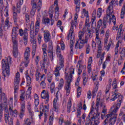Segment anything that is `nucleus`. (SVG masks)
Listing matches in <instances>:
<instances>
[{"label": "nucleus", "mask_w": 125, "mask_h": 125, "mask_svg": "<svg viewBox=\"0 0 125 125\" xmlns=\"http://www.w3.org/2000/svg\"><path fill=\"white\" fill-rule=\"evenodd\" d=\"M118 111H119V109L113 108L112 109L111 107L109 110V114H107L105 117L106 119L104 121V125H106L108 122L109 123V125H115L118 117V113H117Z\"/></svg>", "instance_id": "obj_1"}, {"label": "nucleus", "mask_w": 125, "mask_h": 125, "mask_svg": "<svg viewBox=\"0 0 125 125\" xmlns=\"http://www.w3.org/2000/svg\"><path fill=\"white\" fill-rule=\"evenodd\" d=\"M11 62V58L8 57L7 59L5 60L3 59L1 62L2 64V69L3 76L5 77H9L10 75V71L9 70V64Z\"/></svg>", "instance_id": "obj_2"}, {"label": "nucleus", "mask_w": 125, "mask_h": 125, "mask_svg": "<svg viewBox=\"0 0 125 125\" xmlns=\"http://www.w3.org/2000/svg\"><path fill=\"white\" fill-rule=\"evenodd\" d=\"M76 24H77V21L72 22L71 23V26L70 27V29L69 31V33L67 35V40L69 41L70 40V37H71L70 42V54H72L73 53V51H74V44L75 43V41L73 40L75 39V36L73 35L74 33V26L76 27Z\"/></svg>", "instance_id": "obj_3"}, {"label": "nucleus", "mask_w": 125, "mask_h": 125, "mask_svg": "<svg viewBox=\"0 0 125 125\" xmlns=\"http://www.w3.org/2000/svg\"><path fill=\"white\" fill-rule=\"evenodd\" d=\"M117 98H118V100L117 101L116 105V106L113 105L112 106L111 110L112 109H120L122 105V103H123L124 101L123 100L124 96L120 93H114V94L111 96V100H112V101H115Z\"/></svg>", "instance_id": "obj_4"}, {"label": "nucleus", "mask_w": 125, "mask_h": 125, "mask_svg": "<svg viewBox=\"0 0 125 125\" xmlns=\"http://www.w3.org/2000/svg\"><path fill=\"white\" fill-rule=\"evenodd\" d=\"M41 25V19H39L37 20L35 23V31H30V38L31 42L34 44V42H36V44H37V39L36 37L40 31V26Z\"/></svg>", "instance_id": "obj_5"}, {"label": "nucleus", "mask_w": 125, "mask_h": 125, "mask_svg": "<svg viewBox=\"0 0 125 125\" xmlns=\"http://www.w3.org/2000/svg\"><path fill=\"white\" fill-rule=\"evenodd\" d=\"M59 61L58 65L56 66L55 71L54 72V75L56 77H60V70L61 69H64L65 66H64V58L61 54H59Z\"/></svg>", "instance_id": "obj_6"}, {"label": "nucleus", "mask_w": 125, "mask_h": 125, "mask_svg": "<svg viewBox=\"0 0 125 125\" xmlns=\"http://www.w3.org/2000/svg\"><path fill=\"white\" fill-rule=\"evenodd\" d=\"M38 0H31V5L32 6V9L30 12V14L34 16L36 14L37 9H38V12L41 11L42 9V1L39 0V2L37 4Z\"/></svg>", "instance_id": "obj_7"}, {"label": "nucleus", "mask_w": 125, "mask_h": 125, "mask_svg": "<svg viewBox=\"0 0 125 125\" xmlns=\"http://www.w3.org/2000/svg\"><path fill=\"white\" fill-rule=\"evenodd\" d=\"M84 37V31H80L78 33L79 41L77 42L75 44V49H82L83 47V45L85 43H83L82 41H85V39H83Z\"/></svg>", "instance_id": "obj_8"}, {"label": "nucleus", "mask_w": 125, "mask_h": 125, "mask_svg": "<svg viewBox=\"0 0 125 125\" xmlns=\"http://www.w3.org/2000/svg\"><path fill=\"white\" fill-rule=\"evenodd\" d=\"M19 33L21 37H23L24 43L25 45H27L28 43V39L29 38V35H28V29L24 28V30L22 29H19Z\"/></svg>", "instance_id": "obj_9"}, {"label": "nucleus", "mask_w": 125, "mask_h": 125, "mask_svg": "<svg viewBox=\"0 0 125 125\" xmlns=\"http://www.w3.org/2000/svg\"><path fill=\"white\" fill-rule=\"evenodd\" d=\"M19 82H20V73L17 72L16 74V76L14 81V93H17L18 89H19Z\"/></svg>", "instance_id": "obj_10"}, {"label": "nucleus", "mask_w": 125, "mask_h": 125, "mask_svg": "<svg viewBox=\"0 0 125 125\" xmlns=\"http://www.w3.org/2000/svg\"><path fill=\"white\" fill-rule=\"evenodd\" d=\"M25 97L26 100L28 99H30L32 100V96H31V91H29L28 92L27 91L26 93L25 91L21 92V95L20 96V100H21L22 102L25 100Z\"/></svg>", "instance_id": "obj_11"}, {"label": "nucleus", "mask_w": 125, "mask_h": 125, "mask_svg": "<svg viewBox=\"0 0 125 125\" xmlns=\"http://www.w3.org/2000/svg\"><path fill=\"white\" fill-rule=\"evenodd\" d=\"M29 113V116L31 120L29 118L24 120V123L23 125H32V123H33V120L34 119V111L31 110L28 111Z\"/></svg>", "instance_id": "obj_12"}, {"label": "nucleus", "mask_w": 125, "mask_h": 125, "mask_svg": "<svg viewBox=\"0 0 125 125\" xmlns=\"http://www.w3.org/2000/svg\"><path fill=\"white\" fill-rule=\"evenodd\" d=\"M94 115H92V110L90 111L88 116L86 117L85 120V125H89L91 124H92L93 121H94L95 119Z\"/></svg>", "instance_id": "obj_13"}, {"label": "nucleus", "mask_w": 125, "mask_h": 125, "mask_svg": "<svg viewBox=\"0 0 125 125\" xmlns=\"http://www.w3.org/2000/svg\"><path fill=\"white\" fill-rule=\"evenodd\" d=\"M41 98L44 99L45 104H47L49 101V93L48 91L43 90L41 93Z\"/></svg>", "instance_id": "obj_14"}, {"label": "nucleus", "mask_w": 125, "mask_h": 125, "mask_svg": "<svg viewBox=\"0 0 125 125\" xmlns=\"http://www.w3.org/2000/svg\"><path fill=\"white\" fill-rule=\"evenodd\" d=\"M48 108H49V105H45L41 104L40 105V114L39 115V119L41 120L42 119V116L43 115V112H46V110H48Z\"/></svg>", "instance_id": "obj_15"}, {"label": "nucleus", "mask_w": 125, "mask_h": 125, "mask_svg": "<svg viewBox=\"0 0 125 125\" xmlns=\"http://www.w3.org/2000/svg\"><path fill=\"white\" fill-rule=\"evenodd\" d=\"M12 23L9 21V18H7L4 22V25H2L1 28H3L4 31L8 30L9 28H10Z\"/></svg>", "instance_id": "obj_16"}, {"label": "nucleus", "mask_w": 125, "mask_h": 125, "mask_svg": "<svg viewBox=\"0 0 125 125\" xmlns=\"http://www.w3.org/2000/svg\"><path fill=\"white\" fill-rule=\"evenodd\" d=\"M12 9L13 10V19L14 20V24L15 25H19L18 23H17V22H18V21H17V19H18V17L17 13L16 12V8L15 7V6H13Z\"/></svg>", "instance_id": "obj_17"}, {"label": "nucleus", "mask_w": 125, "mask_h": 125, "mask_svg": "<svg viewBox=\"0 0 125 125\" xmlns=\"http://www.w3.org/2000/svg\"><path fill=\"white\" fill-rule=\"evenodd\" d=\"M13 27L12 30V39H17V33H18V29H19V25H15Z\"/></svg>", "instance_id": "obj_18"}, {"label": "nucleus", "mask_w": 125, "mask_h": 125, "mask_svg": "<svg viewBox=\"0 0 125 125\" xmlns=\"http://www.w3.org/2000/svg\"><path fill=\"white\" fill-rule=\"evenodd\" d=\"M25 106H26V102H23L21 104V112L19 115V117L20 118H21V119H22V118L24 117V114H25Z\"/></svg>", "instance_id": "obj_19"}, {"label": "nucleus", "mask_w": 125, "mask_h": 125, "mask_svg": "<svg viewBox=\"0 0 125 125\" xmlns=\"http://www.w3.org/2000/svg\"><path fill=\"white\" fill-rule=\"evenodd\" d=\"M92 115L94 116V120H93L94 122V125H99L100 122H99V119L100 118V113L97 112L96 113H92Z\"/></svg>", "instance_id": "obj_20"}, {"label": "nucleus", "mask_w": 125, "mask_h": 125, "mask_svg": "<svg viewBox=\"0 0 125 125\" xmlns=\"http://www.w3.org/2000/svg\"><path fill=\"white\" fill-rule=\"evenodd\" d=\"M1 100H3V102L5 104L7 103V97L5 95V93L2 92V89H0V101Z\"/></svg>", "instance_id": "obj_21"}, {"label": "nucleus", "mask_w": 125, "mask_h": 125, "mask_svg": "<svg viewBox=\"0 0 125 125\" xmlns=\"http://www.w3.org/2000/svg\"><path fill=\"white\" fill-rule=\"evenodd\" d=\"M31 55V48L30 47H27L25 49V51L24 52V59L25 60H27L29 61V59H30V56Z\"/></svg>", "instance_id": "obj_22"}, {"label": "nucleus", "mask_w": 125, "mask_h": 125, "mask_svg": "<svg viewBox=\"0 0 125 125\" xmlns=\"http://www.w3.org/2000/svg\"><path fill=\"white\" fill-rule=\"evenodd\" d=\"M9 112L10 113V115H12V116H13V115H16L17 116V115H18V111H17V110L16 109H14L13 110V104H11L9 105Z\"/></svg>", "instance_id": "obj_23"}, {"label": "nucleus", "mask_w": 125, "mask_h": 125, "mask_svg": "<svg viewBox=\"0 0 125 125\" xmlns=\"http://www.w3.org/2000/svg\"><path fill=\"white\" fill-rule=\"evenodd\" d=\"M44 33V41L45 42H48L50 40V33L48 30H45Z\"/></svg>", "instance_id": "obj_24"}, {"label": "nucleus", "mask_w": 125, "mask_h": 125, "mask_svg": "<svg viewBox=\"0 0 125 125\" xmlns=\"http://www.w3.org/2000/svg\"><path fill=\"white\" fill-rule=\"evenodd\" d=\"M17 38H12V41L13 43V50H18V41L16 40Z\"/></svg>", "instance_id": "obj_25"}, {"label": "nucleus", "mask_w": 125, "mask_h": 125, "mask_svg": "<svg viewBox=\"0 0 125 125\" xmlns=\"http://www.w3.org/2000/svg\"><path fill=\"white\" fill-rule=\"evenodd\" d=\"M122 32H123V24L121 23L119 26V30L117 32L116 40H120V38L122 36Z\"/></svg>", "instance_id": "obj_26"}, {"label": "nucleus", "mask_w": 125, "mask_h": 125, "mask_svg": "<svg viewBox=\"0 0 125 125\" xmlns=\"http://www.w3.org/2000/svg\"><path fill=\"white\" fill-rule=\"evenodd\" d=\"M38 45L37 44H36V41H34V43L32 45V58H35V56L36 55V52H37V47Z\"/></svg>", "instance_id": "obj_27"}, {"label": "nucleus", "mask_w": 125, "mask_h": 125, "mask_svg": "<svg viewBox=\"0 0 125 125\" xmlns=\"http://www.w3.org/2000/svg\"><path fill=\"white\" fill-rule=\"evenodd\" d=\"M92 38V34L91 33H87L85 36V40H82L81 42L83 43H87L88 42V39Z\"/></svg>", "instance_id": "obj_28"}, {"label": "nucleus", "mask_w": 125, "mask_h": 125, "mask_svg": "<svg viewBox=\"0 0 125 125\" xmlns=\"http://www.w3.org/2000/svg\"><path fill=\"white\" fill-rule=\"evenodd\" d=\"M79 66L78 67V75H81V74H82V72H83V69L84 68V66L81 64V61H79L77 65V67H78V66Z\"/></svg>", "instance_id": "obj_29"}, {"label": "nucleus", "mask_w": 125, "mask_h": 125, "mask_svg": "<svg viewBox=\"0 0 125 125\" xmlns=\"http://www.w3.org/2000/svg\"><path fill=\"white\" fill-rule=\"evenodd\" d=\"M64 89L66 90V95H69L71 92V85L65 84L64 86Z\"/></svg>", "instance_id": "obj_30"}, {"label": "nucleus", "mask_w": 125, "mask_h": 125, "mask_svg": "<svg viewBox=\"0 0 125 125\" xmlns=\"http://www.w3.org/2000/svg\"><path fill=\"white\" fill-rule=\"evenodd\" d=\"M119 54H120V57L123 59V57H125V48H120Z\"/></svg>", "instance_id": "obj_31"}, {"label": "nucleus", "mask_w": 125, "mask_h": 125, "mask_svg": "<svg viewBox=\"0 0 125 125\" xmlns=\"http://www.w3.org/2000/svg\"><path fill=\"white\" fill-rule=\"evenodd\" d=\"M25 77L26 78V81H27V83L28 84H31L32 83V78L29 75V73H28L27 72H26L25 73Z\"/></svg>", "instance_id": "obj_32"}, {"label": "nucleus", "mask_w": 125, "mask_h": 125, "mask_svg": "<svg viewBox=\"0 0 125 125\" xmlns=\"http://www.w3.org/2000/svg\"><path fill=\"white\" fill-rule=\"evenodd\" d=\"M4 107L5 110L4 118L6 117H9V111H8V109L7 108V105H4Z\"/></svg>", "instance_id": "obj_33"}, {"label": "nucleus", "mask_w": 125, "mask_h": 125, "mask_svg": "<svg viewBox=\"0 0 125 125\" xmlns=\"http://www.w3.org/2000/svg\"><path fill=\"white\" fill-rule=\"evenodd\" d=\"M35 77L36 82H39L40 78L42 77V74H41V72H40L39 71H36Z\"/></svg>", "instance_id": "obj_34"}, {"label": "nucleus", "mask_w": 125, "mask_h": 125, "mask_svg": "<svg viewBox=\"0 0 125 125\" xmlns=\"http://www.w3.org/2000/svg\"><path fill=\"white\" fill-rule=\"evenodd\" d=\"M63 85H64V80H63L62 78H61L58 85L59 89H61V88L63 87Z\"/></svg>", "instance_id": "obj_35"}, {"label": "nucleus", "mask_w": 125, "mask_h": 125, "mask_svg": "<svg viewBox=\"0 0 125 125\" xmlns=\"http://www.w3.org/2000/svg\"><path fill=\"white\" fill-rule=\"evenodd\" d=\"M101 15H102V8H99L97 13V17L98 18H100L101 17Z\"/></svg>", "instance_id": "obj_36"}, {"label": "nucleus", "mask_w": 125, "mask_h": 125, "mask_svg": "<svg viewBox=\"0 0 125 125\" xmlns=\"http://www.w3.org/2000/svg\"><path fill=\"white\" fill-rule=\"evenodd\" d=\"M77 98H80V97L82 95V87H81L80 86H78V87L77 88Z\"/></svg>", "instance_id": "obj_37"}, {"label": "nucleus", "mask_w": 125, "mask_h": 125, "mask_svg": "<svg viewBox=\"0 0 125 125\" xmlns=\"http://www.w3.org/2000/svg\"><path fill=\"white\" fill-rule=\"evenodd\" d=\"M42 22H43V23L45 25H47L49 26L50 24V20L48 18H45L44 20H42Z\"/></svg>", "instance_id": "obj_38"}, {"label": "nucleus", "mask_w": 125, "mask_h": 125, "mask_svg": "<svg viewBox=\"0 0 125 125\" xmlns=\"http://www.w3.org/2000/svg\"><path fill=\"white\" fill-rule=\"evenodd\" d=\"M40 86H41L42 89H44L46 87V83H45V80H43L40 83Z\"/></svg>", "instance_id": "obj_39"}, {"label": "nucleus", "mask_w": 125, "mask_h": 125, "mask_svg": "<svg viewBox=\"0 0 125 125\" xmlns=\"http://www.w3.org/2000/svg\"><path fill=\"white\" fill-rule=\"evenodd\" d=\"M53 114H52V115H50L49 117V122H48V124L49 125H53Z\"/></svg>", "instance_id": "obj_40"}, {"label": "nucleus", "mask_w": 125, "mask_h": 125, "mask_svg": "<svg viewBox=\"0 0 125 125\" xmlns=\"http://www.w3.org/2000/svg\"><path fill=\"white\" fill-rule=\"evenodd\" d=\"M125 9L122 7L121 9V14H120L121 19H124L125 18Z\"/></svg>", "instance_id": "obj_41"}, {"label": "nucleus", "mask_w": 125, "mask_h": 125, "mask_svg": "<svg viewBox=\"0 0 125 125\" xmlns=\"http://www.w3.org/2000/svg\"><path fill=\"white\" fill-rule=\"evenodd\" d=\"M43 62H47V54L46 53H43L42 56Z\"/></svg>", "instance_id": "obj_42"}, {"label": "nucleus", "mask_w": 125, "mask_h": 125, "mask_svg": "<svg viewBox=\"0 0 125 125\" xmlns=\"http://www.w3.org/2000/svg\"><path fill=\"white\" fill-rule=\"evenodd\" d=\"M25 19L26 23H29V22H30V14L25 13Z\"/></svg>", "instance_id": "obj_43"}, {"label": "nucleus", "mask_w": 125, "mask_h": 125, "mask_svg": "<svg viewBox=\"0 0 125 125\" xmlns=\"http://www.w3.org/2000/svg\"><path fill=\"white\" fill-rule=\"evenodd\" d=\"M125 109H123V108H122L120 110V112L119 115V117H122V118H123L125 116Z\"/></svg>", "instance_id": "obj_44"}, {"label": "nucleus", "mask_w": 125, "mask_h": 125, "mask_svg": "<svg viewBox=\"0 0 125 125\" xmlns=\"http://www.w3.org/2000/svg\"><path fill=\"white\" fill-rule=\"evenodd\" d=\"M72 107V102L70 101L67 104V112L70 113L71 112V108Z\"/></svg>", "instance_id": "obj_45"}, {"label": "nucleus", "mask_w": 125, "mask_h": 125, "mask_svg": "<svg viewBox=\"0 0 125 125\" xmlns=\"http://www.w3.org/2000/svg\"><path fill=\"white\" fill-rule=\"evenodd\" d=\"M47 45H46V44L44 43L42 45V50L43 51V53H46V48H47Z\"/></svg>", "instance_id": "obj_46"}, {"label": "nucleus", "mask_w": 125, "mask_h": 125, "mask_svg": "<svg viewBox=\"0 0 125 125\" xmlns=\"http://www.w3.org/2000/svg\"><path fill=\"white\" fill-rule=\"evenodd\" d=\"M42 36L41 34H39L37 37V40L38 41V43L41 44L42 42Z\"/></svg>", "instance_id": "obj_47"}, {"label": "nucleus", "mask_w": 125, "mask_h": 125, "mask_svg": "<svg viewBox=\"0 0 125 125\" xmlns=\"http://www.w3.org/2000/svg\"><path fill=\"white\" fill-rule=\"evenodd\" d=\"M61 53V49L60 48V46L59 45H57V49H56V53L57 55V56H59V54Z\"/></svg>", "instance_id": "obj_48"}, {"label": "nucleus", "mask_w": 125, "mask_h": 125, "mask_svg": "<svg viewBox=\"0 0 125 125\" xmlns=\"http://www.w3.org/2000/svg\"><path fill=\"white\" fill-rule=\"evenodd\" d=\"M45 63H46V62H40V66L41 67V69H45Z\"/></svg>", "instance_id": "obj_49"}, {"label": "nucleus", "mask_w": 125, "mask_h": 125, "mask_svg": "<svg viewBox=\"0 0 125 125\" xmlns=\"http://www.w3.org/2000/svg\"><path fill=\"white\" fill-rule=\"evenodd\" d=\"M13 56H14L15 58H17V56H18V50H13Z\"/></svg>", "instance_id": "obj_50"}, {"label": "nucleus", "mask_w": 125, "mask_h": 125, "mask_svg": "<svg viewBox=\"0 0 125 125\" xmlns=\"http://www.w3.org/2000/svg\"><path fill=\"white\" fill-rule=\"evenodd\" d=\"M114 2L115 1L114 0H112L109 3V5L108 6V8H111L112 10L114 9Z\"/></svg>", "instance_id": "obj_51"}, {"label": "nucleus", "mask_w": 125, "mask_h": 125, "mask_svg": "<svg viewBox=\"0 0 125 125\" xmlns=\"http://www.w3.org/2000/svg\"><path fill=\"white\" fill-rule=\"evenodd\" d=\"M90 46L89 45V44H87L86 45V54H89V52L90 51Z\"/></svg>", "instance_id": "obj_52"}, {"label": "nucleus", "mask_w": 125, "mask_h": 125, "mask_svg": "<svg viewBox=\"0 0 125 125\" xmlns=\"http://www.w3.org/2000/svg\"><path fill=\"white\" fill-rule=\"evenodd\" d=\"M103 22L104 24V28H106L107 25V18L106 17H104L103 19Z\"/></svg>", "instance_id": "obj_53"}, {"label": "nucleus", "mask_w": 125, "mask_h": 125, "mask_svg": "<svg viewBox=\"0 0 125 125\" xmlns=\"http://www.w3.org/2000/svg\"><path fill=\"white\" fill-rule=\"evenodd\" d=\"M73 74H75V69L74 68L70 69V73L69 74V77H68V78L72 79Z\"/></svg>", "instance_id": "obj_54"}, {"label": "nucleus", "mask_w": 125, "mask_h": 125, "mask_svg": "<svg viewBox=\"0 0 125 125\" xmlns=\"http://www.w3.org/2000/svg\"><path fill=\"white\" fill-rule=\"evenodd\" d=\"M120 44L119 43H117L116 44V46L115 47V55H118L119 53V46Z\"/></svg>", "instance_id": "obj_55"}, {"label": "nucleus", "mask_w": 125, "mask_h": 125, "mask_svg": "<svg viewBox=\"0 0 125 125\" xmlns=\"http://www.w3.org/2000/svg\"><path fill=\"white\" fill-rule=\"evenodd\" d=\"M101 26H102V20L100 19L97 22V28L100 29Z\"/></svg>", "instance_id": "obj_56"}, {"label": "nucleus", "mask_w": 125, "mask_h": 125, "mask_svg": "<svg viewBox=\"0 0 125 125\" xmlns=\"http://www.w3.org/2000/svg\"><path fill=\"white\" fill-rule=\"evenodd\" d=\"M101 50H102V44H98V53H101Z\"/></svg>", "instance_id": "obj_57"}, {"label": "nucleus", "mask_w": 125, "mask_h": 125, "mask_svg": "<svg viewBox=\"0 0 125 125\" xmlns=\"http://www.w3.org/2000/svg\"><path fill=\"white\" fill-rule=\"evenodd\" d=\"M83 14L85 17H88L89 16L88 15V11H87L85 9H83Z\"/></svg>", "instance_id": "obj_58"}, {"label": "nucleus", "mask_w": 125, "mask_h": 125, "mask_svg": "<svg viewBox=\"0 0 125 125\" xmlns=\"http://www.w3.org/2000/svg\"><path fill=\"white\" fill-rule=\"evenodd\" d=\"M35 26V23L34 22V21H31L30 26V32H32V31H34V27Z\"/></svg>", "instance_id": "obj_59"}, {"label": "nucleus", "mask_w": 125, "mask_h": 125, "mask_svg": "<svg viewBox=\"0 0 125 125\" xmlns=\"http://www.w3.org/2000/svg\"><path fill=\"white\" fill-rule=\"evenodd\" d=\"M112 44H113V42L112 41V40H110L109 43L106 47V50L107 51H108V50H109L110 49V47H111V45H112Z\"/></svg>", "instance_id": "obj_60"}, {"label": "nucleus", "mask_w": 125, "mask_h": 125, "mask_svg": "<svg viewBox=\"0 0 125 125\" xmlns=\"http://www.w3.org/2000/svg\"><path fill=\"white\" fill-rule=\"evenodd\" d=\"M73 82V79L70 78V77H68L67 78V82L65 83V84H68L71 85V83Z\"/></svg>", "instance_id": "obj_61"}, {"label": "nucleus", "mask_w": 125, "mask_h": 125, "mask_svg": "<svg viewBox=\"0 0 125 125\" xmlns=\"http://www.w3.org/2000/svg\"><path fill=\"white\" fill-rule=\"evenodd\" d=\"M96 92H97V88H95L93 91H92V94L93 95V97H95V96H96V94L95 93H96Z\"/></svg>", "instance_id": "obj_62"}, {"label": "nucleus", "mask_w": 125, "mask_h": 125, "mask_svg": "<svg viewBox=\"0 0 125 125\" xmlns=\"http://www.w3.org/2000/svg\"><path fill=\"white\" fill-rule=\"evenodd\" d=\"M39 62H40V56H36V59H35V64L36 66H38L39 65Z\"/></svg>", "instance_id": "obj_63"}, {"label": "nucleus", "mask_w": 125, "mask_h": 125, "mask_svg": "<svg viewBox=\"0 0 125 125\" xmlns=\"http://www.w3.org/2000/svg\"><path fill=\"white\" fill-rule=\"evenodd\" d=\"M121 73L123 75H125V62L124 63L123 68H122V69L121 71Z\"/></svg>", "instance_id": "obj_64"}]
</instances>
